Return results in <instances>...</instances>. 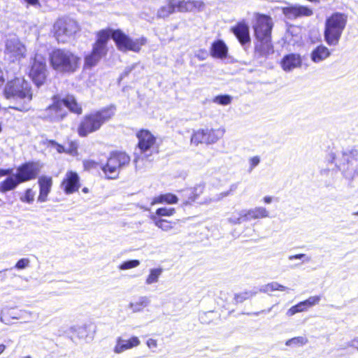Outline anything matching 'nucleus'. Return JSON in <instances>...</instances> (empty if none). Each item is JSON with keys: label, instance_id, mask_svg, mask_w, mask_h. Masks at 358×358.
Here are the masks:
<instances>
[{"label": "nucleus", "instance_id": "23", "mask_svg": "<svg viewBox=\"0 0 358 358\" xmlns=\"http://www.w3.org/2000/svg\"><path fill=\"white\" fill-rule=\"evenodd\" d=\"M271 37L257 38L259 43L257 45L255 50L256 52L262 56H267L273 52V47L271 43Z\"/></svg>", "mask_w": 358, "mask_h": 358}, {"label": "nucleus", "instance_id": "22", "mask_svg": "<svg viewBox=\"0 0 358 358\" xmlns=\"http://www.w3.org/2000/svg\"><path fill=\"white\" fill-rule=\"evenodd\" d=\"M331 55V51L324 45L316 47L311 52V60L315 63L321 62Z\"/></svg>", "mask_w": 358, "mask_h": 358}, {"label": "nucleus", "instance_id": "4", "mask_svg": "<svg viewBox=\"0 0 358 358\" xmlns=\"http://www.w3.org/2000/svg\"><path fill=\"white\" fill-rule=\"evenodd\" d=\"M115 111V108L110 106L85 115L78 127V134L84 137L99 130L105 122L112 118Z\"/></svg>", "mask_w": 358, "mask_h": 358}, {"label": "nucleus", "instance_id": "27", "mask_svg": "<svg viewBox=\"0 0 358 358\" xmlns=\"http://www.w3.org/2000/svg\"><path fill=\"white\" fill-rule=\"evenodd\" d=\"M176 11L173 0H166L165 4L162 6L157 11V17L165 18Z\"/></svg>", "mask_w": 358, "mask_h": 358}, {"label": "nucleus", "instance_id": "13", "mask_svg": "<svg viewBox=\"0 0 358 358\" xmlns=\"http://www.w3.org/2000/svg\"><path fill=\"white\" fill-rule=\"evenodd\" d=\"M140 344L141 341L137 336H131L129 339H126L122 336H118L115 339V344L113 350L115 354L119 355L138 347Z\"/></svg>", "mask_w": 358, "mask_h": 358}, {"label": "nucleus", "instance_id": "54", "mask_svg": "<svg viewBox=\"0 0 358 358\" xmlns=\"http://www.w3.org/2000/svg\"><path fill=\"white\" fill-rule=\"evenodd\" d=\"M27 3L29 6H33L34 8L38 9L41 7V3L38 0H24Z\"/></svg>", "mask_w": 358, "mask_h": 358}, {"label": "nucleus", "instance_id": "58", "mask_svg": "<svg viewBox=\"0 0 358 358\" xmlns=\"http://www.w3.org/2000/svg\"><path fill=\"white\" fill-rule=\"evenodd\" d=\"M273 200V197L271 196H266L263 198L264 202L266 204H269V203H272Z\"/></svg>", "mask_w": 358, "mask_h": 358}, {"label": "nucleus", "instance_id": "8", "mask_svg": "<svg viewBox=\"0 0 358 358\" xmlns=\"http://www.w3.org/2000/svg\"><path fill=\"white\" fill-rule=\"evenodd\" d=\"M54 29L57 41L65 43L79 30V26L73 19L62 18L55 23Z\"/></svg>", "mask_w": 358, "mask_h": 358}, {"label": "nucleus", "instance_id": "37", "mask_svg": "<svg viewBox=\"0 0 358 358\" xmlns=\"http://www.w3.org/2000/svg\"><path fill=\"white\" fill-rule=\"evenodd\" d=\"M38 318V313L36 310L30 308L24 309V322L35 321Z\"/></svg>", "mask_w": 358, "mask_h": 358}, {"label": "nucleus", "instance_id": "55", "mask_svg": "<svg viewBox=\"0 0 358 358\" xmlns=\"http://www.w3.org/2000/svg\"><path fill=\"white\" fill-rule=\"evenodd\" d=\"M301 313L299 310V308H297V306L295 305L292 307H291L287 312V315L288 316H292L294 315H295L296 313Z\"/></svg>", "mask_w": 358, "mask_h": 358}, {"label": "nucleus", "instance_id": "34", "mask_svg": "<svg viewBox=\"0 0 358 358\" xmlns=\"http://www.w3.org/2000/svg\"><path fill=\"white\" fill-rule=\"evenodd\" d=\"M308 342L306 336H297L287 340L285 343L287 346H303Z\"/></svg>", "mask_w": 358, "mask_h": 358}, {"label": "nucleus", "instance_id": "26", "mask_svg": "<svg viewBox=\"0 0 358 358\" xmlns=\"http://www.w3.org/2000/svg\"><path fill=\"white\" fill-rule=\"evenodd\" d=\"M6 51L10 53L15 58L21 56V43L19 40L15 37L8 39L6 44Z\"/></svg>", "mask_w": 358, "mask_h": 358}, {"label": "nucleus", "instance_id": "46", "mask_svg": "<svg viewBox=\"0 0 358 358\" xmlns=\"http://www.w3.org/2000/svg\"><path fill=\"white\" fill-rule=\"evenodd\" d=\"M288 259L289 261H292L294 259H302L303 262H310L311 258L307 256L306 254H298L289 256Z\"/></svg>", "mask_w": 358, "mask_h": 358}, {"label": "nucleus", "instance_id": "62", "mask_svg": "<svg viewBox=\"0 0 358 358\" xmlns=\"http://www.w3.org/2000/svg\"><path fill=\"white\" fill-rule=\"evenodd\" d=\"M8 173V170H0V176H6Z\"/></svg>", "mask_w": 358, "mask_h": 358}, {"label": "nucleus", "instance_id": "12", "mask_svg": "<svg viewBox=\"0 0 358 358\" xmlns=\"http://www.w3.org/2000/svg\"><path fill=\"white\" fill-rule=\"evenodd\" d=\"M273 25V20L269 16L258 15L257 23L255 26V33L257 38L271 37Z\"/></svg>", "mask_w": 358, "mask_h": 358}, {"label": "nucleus", "instance_id": "31", "mask_svg": "<svg viewBox=\"0 0 358 358\" xmlns=\"http://www.w3.org/2000/svg\"><path fill=\"white\" fill-rule=\"evenodd\" d=\"M227 220L231 224H241L243 222H245L244 209L234 210L229 215Z\"/></svg>", "mask_w": 358, "mask_h": 358}, {"label": "nucleus", "instance_id": "1", "mask_svg": "<svg viewBox=\"0 0 358 358\" xmlns=\"http://www.w3.org/2000/svg\"><path fill=\"white\" fill-rule=\"evenodd\" d=\"M110 36L121 51L131 50L138 52L147 42L145 37L133 39L120 30H101L97 34V39L93 45L91 54L85 57V66L88 67L95 66L106 55L108 51L106 45Z\"/></svg>", "mask_w": 358, "mask_h": 358}, {"label": "nucleus", "instance_id": "24", "mask_svg": "<svg viewBox=\"0 0 358 358\" xmlns=\"http://www.w3.org/2000/svg\"><path fill=\"white\" fill-rule=\"evenodd\" d=\"M150 303V300L148 296H143L138 297L136 300L129 303L128 307L132 313L142 312Z\"/></svg>", "mask_w": 358, "mask_h": 358}, {"label": "nucleus", "instance_id": "38", "mask_svg": "<svg viewBox=\"0 0 358 358\" xmlns=\"http://www.w3.org/2000/svg\"><path fill=\"white\" fill-rule=\"evenodd\" d=\"M140 265V262L137 259L129 260L124 262L121 264L118 268L120 270H128L133 268H136Z\"/></svg>", "mask_w": 358, "mask_h": 358}, {"label": "nucleus", "instance_id": "3", "mask_svg": "<svg viewBox=\"0 0 358 358\" xmlns=\"http://www.w3.org/2000/svg\"><path fill=\"white\" fill-rule=\"evenodd\" d=\"M53 103L44 111V117L53 122L62 120L67 114L64 106L76 114H81L83 112L81 106L77 102L73 95H67L62 100H59L57 96L52 98Z\"/></svg>", "mask_w": 358, "mask_h": 358}, {"label": "nucleus", "instance_id": "50", "mask_svg": "<svg viewBox=\"0 0 358 358\" xmlns=\"http://www.w3.org/2000/svg\"><path fill=\"white\" fill-rule=\"evenodd\" d=\"M87 327V324H83L82 326H79V327H76L75 331L78 333V334L80 337L83 338V337L86 336L85 332H86Z\"/></svg>", "mask_w": 358, "mask_h": 358}, {"label": "nucleus", "instance_id": "40", "mask_svg": "<svg viewBox=\"0 0 358 358\" xmlns=\"http://www.w3.org/2000/svg\"><path fill=\"white\" fill-rule=\"evenodd\" d=\"M257 293V292H244L243 293L236 294L234 299L237 303H242L245 300L252 297Z\"/></svg>", "mask_w": 358, "mask_h": 358}, {"label": "nucleus", "instance_id": "7", "mask_svg": "<svg viewBox=\"0 0 358 358\" xmlns=\"http://www.w3.org/2000/svg\"><path fill=\"white\" fill-rule=\"evenodd\" d=\"M129 162L130 157L125 152H113L101 169L108 179H115L119 175L120 170L128 165Z\"/></svg>", "mask_w": 358, "mask_h": 358}, {"label": "nucleus", "instance_id": "59", "mask_svg": "<svg viewBox=\"0 0 358 358\" xmlns=\"http://www.w3.org/2000/svg\"><path fill=\"white\" fill-rule=\"evenodd\" d=\"M15 267L20 269L22 268V259L18 260L15 265Z\"/></svg>", "mask_w": 358, "mask_h": 358}, {"label": "nucleus", "instance_id": "19", "mask_svg": "<svg viewBox=\"0 0 358 358\" xmlns=\"http://www.w3.org/2000/svg\"><path fill=\"white\" fill-rule=\"evenodd\" d=\"M16 176H12L0 184V191L6 192L13 189L19 183L22 182V166L18 167Z\"/></svg>", "mask_w": 358, "mask_h": 358}, {"label": "nucleus", "instance_id": "6", "mask_svg": "<svg viewBox=\"0 0 358 358\" xmlns=\"http://www.w3.org/2000/svg\"><path fill=\"white\" fill-rule=\"evenodd\" d=\"M347 20V15L341 13H335L326 20L324 38L329 46H336L338 44Z\"/></svg>", "mask_w": 358, "mask_h": 358}, {"label": "nucleus", "instance_id": "43", "mask_svg": "<svg viewBox=\"0 0 358 358\" xmlns=\"http://www.w3.org/2000/svg\"><path fill=\"white\" fill-rule=\"evenodd\" d=\"M245 210V221L249 222L252 220H257V209L256 207L249 208V209H244Z\"/></svg>", "mask_w": 358, "mask_h": 358}, {"label": "nucleus", "instance_id": "35", "mask_svg": "<svg viewBox=\"0 0 358 358\" xmlns=\"http://www.w3.org/2000/svg\"><path fill=\"white\" fill-rule=\"evenodd\" d=\"M173 4L178 12H191L190 1L173 0Z\"/></svg>", "mask_w": 358, "mask_h": 358}, {"label": "nucleus", "instance_id": "44", "mask_svg": "<svg viewBox=\"0 0 358 358\" xmlns=\"http://www.w3.org/2000/svg\"><path fill=\"white\" fill-rule=\"evenodd\" d=\"M256 209H257L256 215H257V220L264 219V218H266V217H269V214H270L269 211L265 207L257 206Z\"/></svg>", "mask_w": 358, "mask_h": 358}, {"label": "nucleus", "instance_id": "25", "mask_svg": "<svg viewBox=\"0 0 358 358\" xmlns=\"http://www.w3.org/2000/svg\"><path fill=\"white\" fill-rule=\"evenodd\" d=\"M228 48L222 41H217L212 44L210 54L213 57L224 58L227 56Z\"/></svg>", "mask_w": 358, "mask_h": 358}, {"label": "nucleus", "instance_id": "16", "mask_svg": "<svg viewBox=\"0 0 358 358\" xmlns=\"http://www.w3.org/2000/svg\"><path fill=\"white\" fill-rule=\"evenodd\" d=\"M4 94L7 99H22V80L17 78L9 81L4 89Z\"/></svg>", "mask_w": 358, "mask_h": 358}, {"label": "nucleus", "instance_id": "2", "mask_svg": "<svg viewBox=\"0 0 358 358\" xmlns=\"http://www.w3.org/2000/svg\"><path fill=\"white\" fill-rule=\"evenodd\" d=\"M328 160L341 171L345 179L352 180L358 176L357 150L347 148L342 151L331 152Z\"/></svg>", "mask_w": 358, "mask_h": 358}, {"label": "nucleus", "instance_id": "9", "mask_svg": "<svg viewBox=\"0 0 358 358\" xmlns=\"http://www.w3.org/2000/svg\"><path fill=\"white\" fill-rule=\"evenodd\" d=\"M47 76L46 60L45 57L36 54L34 62L29 71V77L37 87L43 85Z\"/></svg>", "mask_w": 358, "mask_h": 358}, {"label": "nucleus", "instance_id": "63", "mask_svg": "<svg viewBox=\"0 0 358 358\" xmlns=\"http://www.w3.org/2000/svg\"><path fill=\"white\" fill-rule=\"evenodd\" d=\"M85 166H92V165L94 164L93 162H85Z\"/></svg>", "mask_w": 358, "mask_h": 358}, {"label": "nucleus", "instance_id": "30", "mask_svg": "<svg viewBox=\"0 0 358 358\" xmlns=\"http://www.w3.org/2000/svg\"><path fill=\"white\" fill-rule=\"evenodd\" d=\"M289 288L279 284L278 282H271L270 283H268L266 285H262L259 289V292L269 294L270 292H274V291H287Z\"/></svg>", "mask_w": 358, "mask_h": 358}, {"label": "nucleus", "instance_id": "32", "mask_svg": "<svg viewBox=\"0 0 358 358\" xmlns=\"http://www.w3.org/2000/svg\"><path fill=\"white\" fill-rule=\"evenodd\" d=\"M177 202H178L177 196L173 194L169 193V194H162L160 196L155 197L151 202V205H155L157 203H163L172 204V203H176Z\"/></svg>", "mask_w": 358, "mask_h": 358}, {"label": "nucleus", "instance_id": "29", "mask_svg": "<svg viewBox=\"0 0 358 358\" xmlns=\"http://www.w3.org/2000/svg\"><path fill=\"white\" fill-rule=\"evenodd\" d=\"M237 189V185L236 184H232L229 190L222 192L220 193L216 194L211 197H210L208 199H206V201L204 202V203H210L212 202H218L221 200H222L224 198L227 197L231 194L236 190Z\"/></svg>", "mask_w": 358, "mask_h": 358}, {"label": "nucleus", "instance_id": "18", "mask_svg": "<svg viewBox=\"0 0 358 358\" xmlns=\"http://www.w3.org/2000/svg\"><path fill=\"white\" fill-rule=\"evenodd\" d=\"M282 12L289 19L301 16H310L313 15L312 10L303 6H294L283 8Z\"/></svg>", "mask_w": 358, "mask_h": 358}, {"label": "nucleus", "instance_id": "57", "mask_svg": "<svg viewBox=\"0 0 358 358\" xmlns=\"http://www.w3.org/2000/svg\"><path fill=\"white\" fill-rule=\"evenodd\" d=\"M296 306L297 308H299L300 312H304L307 310L306 308L305 307V304L303 301L299 302V303L296 304Z\"/></svg>", "mask_w": 358, "mask_h": 358}, {"label": "nucleus", "instance_id": "41", "mask_svg": "<svg viewBox=\"0 0 358 358\" xmlns=\"http://www.w3.org/2000/svg\"><path fill=\"white\" fill-rule=\"evenodd\" d=\"M191 12L193 11H202L205 8V3L201 0H192L190 1Z\"/></svg>", "mask_w": 358, "mask_h": 358}, {"label": "nucleus", "instance_id": "42", "mask_svg": "<svg viewBox=\"0 0 358 358\" xmlns=\"http://www.w3.org/2000/svg\"><path fill=\"white\" fill-rule=\"evenodd\" d=\"M176 210L173 208H160L156 211V215L158 216H166L170 217L174 215Z\"/></svg>", "mask_w": 358, "mask_h": 358}, {"label": "nucleus", "instance_id": "36", "mask_svg": "<svg viewBox=\"0 0 358 358\" xmlns=\"http://www.w3.org/2000/svg\"><path fill=\"white\" fill-rule=\"evenodd\" d=\"M232 97L230 95H218L213 98V102L222 106H227L231 103Z\"/></svg>", "mask_w": 358, "mask_h": 358}, {"label": "nucleus", "instance_id": "45", "mask_svg": "<svg viewBox=\"0 0 358 358\" xmlns=\"http://www.w3.org/2000/svg\"><path fill=\"white\" fill-rule=\"evenodd\" d=\"M66 152L73 156L78 154V145L76 142L71 141L68 144V147L66 148Z\"/></svg>", "mask_w": 358, "mask_h": 358}, {"label": "nucleus", "instance_id": "15", "mask_svg": "<svg viewBox=\"0 0 358 358\" xmlns=\"http://www.w3.org/2000/svg\"><path fill=\"white\" fill-rule=\"evenodd\" d=\"M230 30L242 45L250 41L249 26L245 20L238 22L236 25L231 27Z\"/></svg>", "mask_w": 358, "mask_h": 358}, {"label": "nucleus", "instance_id": "47", "mask_svg": "<svg viewBox=\"0 0 358 358\" xmlns=\"http://www.w3.org/2000/svg\"><path fill=\"white\" fill-rule=\"evenodd\" d=\"M36 192L31 189H28L24 194V201L31 203L34 201L35 198Z\"/></svg>", "mask_w": 358, "mask_h": 358}, {"label": "nucleus", "instance_id": "10", "mask_svg": "<svg viewBox=\"0 0 358 358\" xmlns=\"http://www.w3.org/2000/svg\"><path fill=\"white\" fill-rule=\"evenodd\" d=\"M138 139V147L141 153L145 157H148L156 151L155 143L156 138L150 131L146 129H142L136 134Z\"/></svg>", "mask_w": 358, "mask_h": 358}, {"label": "nucleus", "instance_id": "28", "mask_svg": "<svg viewBox=\"0 0 358 358\" xmlns=\"http://www.w3.org/2000/svg\"><path fill=\"white\" fill-rule=\"evenodd\" d=\"M163 273L162 268H153L149 270V273L145 280V284L151 285L157 283Z\"/></svg>", "mask_w": 358, "mask_h": 358}, {"label": "nucleus", "instance_id": "5", "mask_svg": "<svg viewBox=\"0 0 358 358\" xmlns=\"http://www.w3.org/2000/svg\"><path fill=\"white\" fill-rule=\"evenodd\" d=\"M80 60L77 55L65 49H56L50 54V64L59 73L75 72L78 68Z\"/></svg>", "mask_w": 358, "mask_h": 358}, {"label": "nucleus", "instance_id": "33", "mask_svg": "<svg viewBox=\"0 0 358 358\" xmlns=\"http://www.w3.org/2000/svg\"><path fill=\"white\" fill-rule=\"evenodd\" d=\"M151 220L153 221L156 227L164 231H169L173 229V224L170 221L159 218L156 215H152Z\"/></svg>", "mask_w": 358, "mask_h": 358}, {"label": "nucleus", "instance_id": "21", "mask_svg": "<svg viewBox=\"0 0 358 358\" xmlns=\"http://www.w3.org/2000/svg\"><path fill=\"white\" fill-rule=\"evenodd\" d=\"M41 167L39 162L24 164V182L35 178L39 173Z\"/></svg>", "mask_w": 358, "mask_h": 358}, {"label": "nucleus", "instance_id": "53", "mask_svg": "<svg viewBox=\"0 0 358 358\" xmlns=\"http://www.w3.org/2000/svg\"><path fill=\"white\" fill-rule=\"evenodd\" d=\"M146 344L150 349H155L157 348V341L153 338H149L147 341Z\"/></svg>", "mask_w": 358, "mask_h": 358}, {"label": "nucleus", "instance_id": "20", "mask_svg": "<svg viewBox=\"0 0 358 358\" xmlns=\"http://www.w3.org/2000/svg\"><path fill=\"white\" fill-rule=\"evenodd\" d=\"M281 67L285 71L289 72L301 65V59L299 55L289 54L281 61Z\"/></svg>", "mask_w": 358, "mask_h": 358}, {"label": "nucleus", "instance_id": "51", "mask_svg": "<svg viewBox=\"0 0 358 358\" xmlns=\"http://www.w3.org/2000/svg\"><path fill=\"white\" fill-rule=\"evenodd\" d=\"M307 300L308 301L310 306L313 307L314 306L319 304V303L321 300V296H310Z\"/></svg>", "mask_w": 358, "mask_h": 358}, {"label": "nucleus", "instance_id": "64", "mask_svg": "<svg viewBox=\"0 0 358 358\" xmlns=\"http://www.w3.org/2000/svg\"><path fill=\"white\" fill-rule=\"evenodd\" d=\"M29 263V259L24 258V268L27 266H28Z\"/></svg>", "mask_w": 358, "mask_h": 358}, {"label": "nucleus", "instance_id": "56", "mask_svg": "<svg viewBox=\"0 0 358 358\" xmlns=\"http://www.w3.org/2000/svg\"><path fill=\"white\" fill-rule=\"evenodd\" d=\"M136 66V64H133L131 66H128L124 69V73H122V76H127Z\"/></svg>", "mask_w": 358, "mask_h": 358}, {"label": "nucleus", "instance_id": "17", "mask_svg": "<svg viewBox=\"0 0 358 358\" xmlns=\"http://www.w3.org/2000/svg\"><path fill=\"white\" fill-rule=\"evenodd\" d=\"M38 182L40 192L37 201L43 203L48 200V196L51 191L52 179L50 176H43L38 178Z\"/></svg>", "mask_w": 358, "mask_h": 358}, {"label": "nucleus", "instance_id": "48", "mask_svg": "<svg viewBox=\"0 0 358 358\" xmlns=\"http://www.w3.org/2000/svg\"><path fill=\"white\" fill-rule=\"evenodd\" d=\"M32 90L31 87H28V85L24 80V101L27 99L28 101H31L32 99Z\"/></svg>", "mask_w": 358, "mask_h": 358}, {"label": "nucleus", "instance_id": "60", "mask_svg": "<svg viewBox=\"0 0 358 358\" xmlns=\"http://www.w3.org/2000/svg\"><path fill=\"white\" fill-rule=\"evenodd\" d=\"M8 270L7 269H5L3 271H1V275H0V280H3L6 278V273L5 272L7 271Z\"/></svg>", "mask_w": 358, "mask_h": 358}, {"label": "nucleus", "instance_id": "39", "mask_svg": "<svg viewBox=\"0 0 358 358\" xmlns=\"http://www.w3.org/2000/svg\"><path fill=\"white\" fill-rule=\"evenodd\" d=\"M204 189L203 185H198L195 186L192 189H191L189 199L192 201H194L199 195H201Z\"/></svg>", "mask_w": 358, "mask_h": 358}, {"label": "nucleus", "instance_id": "52", "mask_svg": "<svg viewBox=\"0 0 358 358\" xmlns=\"http://www.w3.org/2000/svg\"><path fill=\"white\" fill-rule=\"evenodd\" d=\"M50 143L52 145H54L55 148H56L57 151L59 152V153H62V152H66V148L62 145H59L58 143H57L55 141H50Z\"/></svg>", "mask_w": 358, "mask_h": 358}, {"label": "nucleus", "instance_id": "11", "mask_svg": "<svg viewBox=\"0 0 358 358\" xmlns=\"http://www.w3.org/2000/svg\"><path fill=\"white\" fill-rule=\"evenodd\" d=\"M223 135V131L213 129H199L194 131L191 142L195 145L199 143L212 144L217 142Z\"/></svg>", "mask_w": 358, "mask_h": 358}, {"label": "nucleus", "instance_id": "49", "mask_svg": "<svg viewBox=\"0 0 358 358\" xmlns=\"http://www.w3.org/2000/svg\"><path fill=\"white\" fill-rule=\"evenodd\" d=\"M260 162V158L258 156H255L249 159L250 171H252Z\"/></svg>", "mask_w": 358, "mask_h": 358}, {"label": "nucleus", "instance_id": "61", "mask_svg": "<svg viewBox=\"0 0 358 358\" xmlns=\"http://www.w3.org/2000/svg\"><path fill=\"white\" fill-rule=\"evenodd\" d=\"M305 304V307L306 308V309L308 310L309 308L312 307L310 306V304L309 303L308 301L306 299L305 301H303Z\"/></svg>", "mask_w": 358, "mask_h": 358}, {"label": "nucleus", "instance_id": "14", "mask_svg": "<svg viewBox=\"0 0 358 358\" xmlns=\"http://www.w3.org/2000/svg\"><path fill=\"white\" fill-rule=\"evenodd\" d=\"M62 188L67 194L76 192L80 188V178L76 172L69 171L65 174Z\"/></svg>", "mask_w": 358, "mask_h": 358}]
</instances>
